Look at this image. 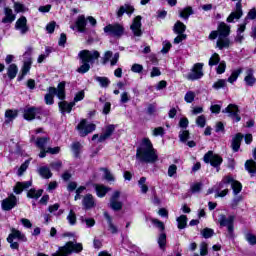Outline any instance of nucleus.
Wrapping results in <instances>:
<instances>
[{
	"instance_id": "obj_1",
	"label": "nucleus",
	"mask_w": 256,
	"mask_h": 256,
	"mask_svg": "<svg viewBox=\"0 0 256 256\" xmlns=\"http://www.w3.org/2000/svg\"><path fill=\"white\" fill-rule=\"evenodd\" d=\"M136 159L140 163H156V161H159L157 150H155L149 138L142 139L140 146L136 150Z\"/></svg>"
},
{
	"instance_id": "obj_2",
	"label": "nucleus",
	"mask_w": 256,
	"mask_h": 256,
	"mask_svg": "<svg viewBox=\"0 0 256 256\" xmlns=\"http://www.w3.org/2000/svg\"><path fill=\"white\" fill-rule=\"evenodd\" d=\"M79 57L82 61V65L77 69V72L84 74L91 69V66L89 65V63H94L96 59H99L100 54H99V51L97 50H93V51L82 50L79 53Z\"/></svg>"
},
{
	"instance_id": "obj_3",
	"label": "nucleus",
	"mask_w": 256,
	"mask_h": 256,
	"mask_svg": "<svg viewBox=\"0 0 256 256\" xmlns=\"http://www.w3.org/2000/svg\"><path fill=\"white\" fill-rule=\"evenodd\" d=\"M55 95L60 99L61 101H64L65 99V82H60L57 86L55 87H49L48 88V93L44 97V101L46 105H53L55 103L54 97Z\"/></svg>"
},
{
	"instance_id": "obj_4",
	"label": "nucleus",
	"mask_w": 256,
	"mask_h": 256,
	"mask_svg": "<svg viewBox=\"0 0 256 256\" xmlns=\"http://www.w3.org/2000/svg\"><path fill=\"white\" fill-rule=\"evenodd\" d=\"M81 251H83V244L70 241L61 247L58 252L52 254V256H69L71 253H81Z\"/></svg>"
},
{
	"instance_id": "obj_5",
	"label": "nucleus",
	"mask_w": 256,
	"mask_h": 256,
	"mask_svg": "<svg viewBox=\"0 0 256 256\" xmlns=\"http://www.w3.org/2000/svg\"><path fill=\"white\" fill-rule=\"evenodd\" d=\"M218 223L220 224V227H227V237L229 239H233L235 237V232H234V225L235 223V216L230 215V216H225L224 214H220L218 216Z\"/></svg>"
},
{
	"instance_id": "obj_6",
	"label": "nucleus",
	"mask_w": 256,
	"mask_h": 256,
	"mask_svg": "<svg viewBox=\"0 0 256 256\" xmlns=\"http://www.w3.org/2000/svg\"><path fill=\"white\" fill-rule=\"evenodd\" d=\"M229 35H231V26L227 25L225 22H220L217 30L212 31L208 39L215 41L217 37H229Z\"/></svg>"
},
{
	"instance_id": "obj_7",
	"label": "nucleus",
	"mask_w": 256,
	"mask_h": 256,
	"mask_svg": "<svg viewBox=\"0 0 256 256\" xmlns=\"http://www.w3.org/2000/svg\"><path fill=\"white\" fill-rule=\"evenodd\" d=\"M104 33L109 35L110 37H122L123 33H125V28L123 25L119 23L108 24L104 27Z\"/></svg>"
},
{
	"instance_id": "obj_8",
	"label": "nucleus",
	"mask_w": 256,
	"mask_h": 256,
	"mask_svg": "<svg viewBox=\"0 0 256 256\" xmlns=\"http://www.w3.org/2000/svg\"><path fill=\"white\" fill-rule=\"evenodd\" d=\"M225 185H231L234 195H239L241 189H243L241 182L234 180L231 176H226L222 179L220 182V189H223Z\"/></svg>"
},
{
	"instance_id": "obj_9",
	"label": "nucleus",
	"mask_w": 256,
	"mask_h": 256,
	"mask_svg": "<svg viewBox=\"0 0 256 256\" xmlns=\"http://www.w3.org/2000/svg\"><path fill=\"white\" fill-rule=\"evenodd\" d=\"M115 125L110 124L108 126L105 127L103 134H101L99 136V134H94L92 136V141H97V143H103L105 141H107V139H109V137H111V135H113V133H115Z\"/></svg>"
},
{
	"instance_id": "obj_10",
	"label": "nucleus",
	"mask_w": 256,
	"mask_h": 256,
	"mask_svg": "<svg viewBox=\"0 0 256 256\" xmlns=\"http://www.w3.org/2000/svg\"><path fill=\"white\" fill-rule=\"evenodd\" d=\"M203 159L205 163H210L212 167L217 169V171H219V167L221 166V163H223V158L218 154L213 153V151L206 153Z\"/></svg>"
},
{
	"instance_id": "obj_11",
	"label": "nucleus",
	"mask_w": 256,
	"mask_h": 256,
	"mask_svg": "<svg viewBox=\"0 0 256 256\" xmlns=\"http://www.w3.org/2000/svg\"><path fill=\"white\" fill-rule=\"evenodd\" d=\"M201 77H203V63H196L186 76V79H188V81H197L201 79Z\"/></svg>"
},
{
	"instance_id": "obj_12",
	"label": "nucleus",
	"mask_w": 256,
	"mask_h": 256,
	"mask_svg": "<svg viewBox=\"0 0 256 256\" xmlns=\"http://www.w3.org/2000/svg\"><path fill=\"white\" fill-rule=\"evenodd\" d=\"M95 129V124H87V120H82L77 125V130L79 132L80 137H87V135H89V133H93Z\"/></svg>"
},
{
	"instance_id": "obj_13",
	"label": "nucleus",
	"mask_w": 256,
	"mask_h": 256,
	"mask_svg": "<svg viewBox=\"0 0 256 256\" xmlns=\"http://www.w3.org/2000/svg\"><path fill=\"white\" fill-rule=\"evenodd\" d=\"M41 115V108L37 107H26L23 112V117L26 121H34V119H39Z\"/></svg>"
},
{
	"instance_id": "obj_14",
	"label": "nucleus",
	"mask_w": 256,
	"mask_h": 256,
	"mask_svg": "<svg viewBox=\"0 0 256 256\" xmlns=\"http://www.w3.org/2000/svg\"><path fill=\"white\" fill-rule=\"evenodd\" d=\"M120 197L121 192L119 190L113 192L109 203L110 208L113 209V211H121V209H123V202L119 201Z\"/></svg>"
},
{
	"instance_id": "obj_15",
	"label": "nucleus",
	"mask_w": 256,
	"mask_h": 256,
	"mask_svg": "<svg viewBox=\"0 0 256 256\" xmlns=\"http://www.w3.org/2000/svg\"><path fill=\"white\" fill-rule=\"evenodd\" d=\"M1 207L3 211H11V209H15V207H17V196L10 194L7 198L2 200Z\"/></svg>"
},
{
	"instance_id": "obj_16",
	"label": "nucleus",
	"mask_w": 256,
	"mask_h": 256,
	"mask_svg": "<svg viewBox=\"0 0 256 256\" xmlns=\"http://www.w3.org/2000/svg\"><path fill=\"white\" fill-rule=\"evenodd\" d=\"M222 113H228V117H231L236 123L241 121V116H239V107L235 104H229Z\"/></svg>"
},
{
	"instance_id": "obj_17",
	"label": "nucleus",
	"mask_w": 256,
	"mask_h": 256,
	"mask_svg": "<svg viewBox=\"0 0 256 256\" xmlns=\"http://www.w3.org/2000/svg\"><path fill=\"white\" fill-rule=\"evenodd\" d=\"M243 17V6L241 2L236 3L235 11L230 13V15L227 17L226 21L227 23H233L236 20L241 19Z\"/></svg>"
},
{
	"instance_id": "obj_18",
	"label": "nucleus",
	"mask_w": 256,
	"mask_h": 256,
	"mask_svg": "<svg viewBox=\"0 0 256 256\" xmlns=\"http://www.w3.org/2000/svg\"><path fill=\"white\" fill-rule=\"evenodd\" d=\"M87 27V19H85V15H80L76 19L75 26H70V28L75 31L77 29L79 33H85V29Z\"/></svg>"
},
{
	"instance_id": "obj_19",
	"label": "nucleus",
	"mask_w": 256,
	"mask_h": 256,
	"mask_svg": "<svg viewBox=\"0 0 256 256\" xmlns=\"http://www.w3.org/2000/svg\"><path fill=\"white\" fill-rule=\"evenodd\" d=\"M15 29L20 31L21 35H25L29 32V26H27V18L25 16L20 17L15 23Z\"/></svg>"
},
{
	"instance_id": "obj_20",
	"label": "nucleus",
	"mask_w": 256,
	"mask_h": 256,
	"mask_svg": "<svg viewBox=\"0 0 256 256\" xmlns=\"http://www.w3.org/2000/svg\"><path fill=\"white\" fill-rule=\"evenodd\" d=\"M24 57H28V59L24 61V64L22 67V74L18 77L19 81H23V79L25 78V75H27V73L31 71V65L33 63V60H31L29 53H25Z\"/></svg>"
},
{
	"instance_id": "obj_21",
	"label": "nucleus",
	"mask_w": 256,
	"mask_h": 256,
	"mask_svg": "<svg viewBox=\"0 0 256 256\" xmlns=\"http://www.w3.org/2000/svg\"><path fill=\"white\" fill-rule=\"evenodd\" d=\"M135 12V8L129 4H124L122 6H120V8L116 11V15L118 19H121V17H123V15H129V17H131V15H133V13Z\"/></svg>"
},
{
	"instance_id": "obj_22",
	"label": "nucleus",
	"mask_w": 256,
	"mask_h": 256,
	"mask_svg": "<svg viewBox=\"0 0 256 256\" xmlns=\"http://www.w3.org/2000/svg\"><path fill=\"white\" fill-rule=\"evenodd\" d=\"M131 31L135 37H141L143 31H141V16H136L133 20L132 25L130 26Z\"/></svg>"
},
{
	"instance_id": "obj_23",
	"label": "nucleus",
	"mask_w": 256,
	"mask_h": 256,
	"mask_svg": "<svg viewBox=\"0 0 256 256\" xmlns=\"http://www.w3.org/2000/svg\"><path fill=\"white\" fill-rule=\"evenodd\" d=\"M13 239H18V241H23L24 243L27 242V237L25 234L21 233V231L15 228L11 229V233L7 238L8 243H12Z\"/></svg>"
},
{
	"instance_id": "obj_24",
	"label": "nucleus",
	"mask_w": 256,
	"mask_h": 256,
	"mask_svg": "<svg viewBox=\"0 0 256 256\" xmlns=\"http://www.w3.org/2000/svg\"><path fill=\"white\" fill-rule=\"evenodd\" d=\"M16 16L13 13V9L9 7H4V17L2 18V23L4 25L11 24L13 21H15Z\"/></svg>"
},
{
	"instance_id": "obj_25",
	"label": "nucleus",
	"mask_w": 256,
	"mask_h": 256,
	"mask_svg": "<svg viewBox=\"0 0 256 256\" xmlns=\"http://www.w3.org/2000/svg\"><path fill=\"white\" fill-rule=\"evenodd\" d=\"M32 182L31 181H26V182H17L16 185L13 188L14 193L16 195H21L25 189H29L31 187Z\"/></svg>"
},
{
	"instance_id": "obj_26",
	"label": "nucleus",
	"mask_w": 256,
	"mask_h": 256,
	"mask_svg": "<svg viewBox=\"0 0 256 256\" xmlns=\"http://www.w3.org/2000/svg\"><path fill=\"white\" fill-rule=\"evenodd\" d=\"M82 205L86 210L93 209V207H95V198L93 197V195L86 194L83 197Z\"/></svg>"
},
{
	"instance_id": "obj_27",
	"label": "nucleus",
	"mask_w": 256,
	"mask_h": 256,
	"mask_svg": "<svg viewBox=\"0 0 256 256\" xmlns=\"http://www.w3.org/2000/svg\"><path fill=\"white\" fill-rule=\"evenodd\" d=\"M216 47L220 50L229 49L231 47V40L228 37L219 36Z\"/></svg>"
},
{
	"instance_id": "obj_28",
	"label": "nucleus",
	"mask_w": 256,
	"mask_h": 256,
	"mask_svg": "<svg viewBox=\"0 0 256 256\" xmlns=\"http://www.w3.org/2000/svg\"><path fill=\"white\" fill-rule=\"evenodd\" d=\"M94 189L96 191L97 197H105L109 191H111V188L103 185V184H95Z\"/></svg>"
},
{
	"instance_id": "obj_29",
	"label": "nucleus",
	"mask_w": 256,
	"mask_h": 256,
	"mask_svg": "<svg viewBox=\"0 0 256 256\" xmlns=\"http://www.w3.org/2000/svg\"><path fill=\"white\" fill-rule=\"evenodd\" d=\"M61 113H71L73 107H75V102L67 103V101H62L58 103Z\"/></svg>"
},
{
	"instance_id": "obj_30",
	"label": "nucleus",
	"mask_w": 256,
	"mask_h": 256,
	"mask_svg": "<svg viewBox=\"0 0 256 256\" xmlns=\"http://www.w3.org/2000/svg\"><path fill=\"white\" fill-rule=\"evenodd\" d=\"M241 141H243V135L241 133L236 134V136L232 139L231 147L234 153H237L241 148Z\"/></svg>"
},
{
	"instance_id": "obj_31",
	"label": "nucleus",
	"mask_w": 256,
	"mask_h": 256,
	"mask_svg": "<svg viewBox=\"0 0 256 256\" xmlns=\"http://www.w3.org/2000/svg\"><path fill=\"white\" fill-rule=\"evenodd\" d=\"M17 115H18L17 110H7L5 112L4 125H9V123H13V121L17 119Z\"/></svg>"
},
{
	"instance_id": "obj_32",
	"label": "nucleus",
	"mask_w": 256,
	"mask_h": 256,
	"mask_svg": "<svg viewBox=\"0 0 256 256\" xmlns=\"http://www.w3.org/2000/svg\"><path fill=\"white\" fill-rule=\"evenodd\" d=\"M244 81H245L246 85H248V87H253V85H255L256 78L253 75V69H248L246 71V76L244 78Z\"/></svg>"
},
{
	"instance_id": "obj_33",
	"label": "nucleus",
	"mask_w": 256,
	"mask_h": 256,
	"mask_svg": "<svg viewBox=\"0 0 256 256\" xmlns=\"http://www.w3.org/2000/svg\"><path fill=\"white\" fill-rule=\"evenodd\" d=\"M17 73H19V68L16 64H10L7 68V76L9 79L13 80L17 77Z\"/></svg>"
},
{
	"instance_id": "obj_34",
	"label": "nucleus",
	"mask_w": 256,
	"mask_h": 256,
	"mask_svg": "<svg viewBox=\"0 0 256 256\" xmlns=\"http://www.w3.org/2000/svg\"><path fill=\"white\" fill-rule=\"evenodd\" d=\"M38 173L42 176L43 179H51L53 177V173H51V169L46 166H42L38 169Z\"/></svg>"
},
{
	"instance_id": "obj_35",
	"label": "nucleus",
	"mask_w": 256,
	"mask_h": 256,
	"mask_svg": "<svg viewBox=\"0 0 256 256\" xmlns=\"http://www.w3.org/2000/svg\"><path fill=\"white\" fill-rule=\"evenodd\" d=\"M245 169L248 171L250 174H255L256 173V162L253 159L247 160L245 162Z\"/></svg>"
},
{
	"instance_id": "obj_36",
	"label": "nucleus",
	"mask_w": 256,
	"mask_h": 256,
	"mask_svg": "<svg viewBox=\"0 0 256 256\" xmlns=\"http://www.w3.org/2000/svg\"><path fill=\"white\" fill-rule=\"evenodd\" d=\"M138 187L140 188L141 193L144 195L149 191V186H147V178L141 177L138 181Z\"/></svg>"
},
{
	"instance_id": "obj_37",
	"label": "nucleus",
	"mask_w": 256,
	"mask_h": 256,
	"mask_svg": "<svg viewBox=\"0 0 256 256\" xmlns=\"http://www.w3.org/2000/svg\"><path fill=\"white\" fill-rule=\"evenodd\" d=\"M187 29V26L183 24L181 21H177L174 25L173 31L174 33H177V35H181L185 33V30Z\"/></svg>"
},
{
	"instance_id": "obj_38",
	"label": "nucleus",
	"mask_w": 256,
	"mask_h": 256,
	"mask_svg": "<svg viewBox=\"0 0 256 256\" xmlns=\"http://www.w3.org/2000/svg\"><path fill=\"white\" fill-rule=\"evenodd\" d=\"M95 81H97L100 87H103V88H107L111 84V81L107 77L96 76Z\"/></svg>"
},
{
	"instance_id": "obj_39",
	"label": "nucleus",
	"mask_w": 256,
	"mask_h": 256,
	"mask_svg": "<svg viewBox=\"0 0 256 256\" xmlns=\"http://www.w3.org/2000/svg\"><path fill=\"white\" fill-rule=\"evenodd\" d=\"M49 141H50L49 137L37 138V140L35 142L36 147H38L39 149H45V147L47 146Z\"/></svg>"
},
{
	"instance_id": "obj_40",
	"label": "nucleus",
	"mask_w": 256,
	"mask_h": 256,
	"mask_svg": "<svg viewBox=\"0 0 256 256\" xmlns=\"http://www.w3.org/2000/svg\"><path fill=\"white\" fill-rule=\"evenodd\" d=\"M43 195V190H35V189H30L27 193V197L30 199H39Z\"/></svg>"
},
{
	"instance_id": "obj_41",
	"label": "nucleus",
	"mask_w": 256,
	"mask_h": 256,
	"mask_svg": "<svg viewBox=\"0 0 256 256\" xmlns=\"http://www.w3.org/2000/svg\"><path fill=\"white\" fill-rule=\"evenodd\" d=\"M104 217L108 221L109 230L111 231V233H113V234L117 233V231H118L117 226H115L113 224V221L111 220V216L109 215V213L105 212Z\"/></svg>"
},
{
	"instance_id": "obj_42",
	"label": "nucleus",
	"mask_w": 256,
	"mask_h": 256,
	"mask_svg": "<svg viewBox=\"0 0 256 256\" xmlns=\"http://www.w3.org/2000/svg\"><path fill=\"white\" fill-rule=\"evenodd\" d=\"M101 170H102L103 173H104V179H105L106 181H108L109 183L115 182V176H113V173H111V171H109V169H107V168H102Z\"/></svg>"
},
{
	"instance_id": "obj_43",
	"label": "nucleus",
	"mask_w": 256,
	"mask_h": 256,
	"mask_svg": "<svg viewBox=\"0 0 256 256\" xmlns=\"http://www.w3.org/2000/svg\"><path fill=\"white\" fill-rule=\"evenodd\" d=\"M176 221L178 223V229H185L187 227V216L181 215Z\"/></svg>"
},
{
	"instance_id": "obj_44",
	"label": "nucleus",
	"mask_w": 256,
	"mask_h": 256,
	"mask_svg": "<svg viewBox=\"0 0 256 256\" xmlns=\"http://www.w3.org/2000/svg\"><path fill=\"white\" fill-rule=\"evenodd\" d=\"M190 15H193V8H191V6H188L180 11V17H182V19H189Z\"/></svg>"
},
{
	"instance_id": "obj_45",
	"label": "nucleus",
	"mask_w": 256,
	"mask_h": 256,
	"mask_svg": "<svg viewBox=\"0 0 256 256\" xmlns=\"http://www.w3.org/2000/svg\"><path fill=\"white\" fill-rule=\"evenodd\" d=\"M219 61H221V57L217 54L214 53L208 62L209 67H214V65H219Z\"/></svg>"
},
{
	"instance_id": "obj_46",
	"label": "nucleus",
	"mask_w": 256,
	"mask_h": 256,
	"mask_svg": "<svg viewBox=\"0 0 256 256\" xmlns=\"http://www.w3.org/2000/svg\"><path fill=\"white\" fill-rule=\"evenodd\" d=\"M220 189H224L221 192L219 191ZM215 198L217 197H225L227 193H229V189L227 188V185H224L223 188H220V184L218 185L217 189L215 190Z\"/></svg>"
},
{
	"instance_id": "obj_47",
	"label": "nucleus",
	"mask_w": 256,
	"mask_h": 256,
	"mask_svg": "<svg viewBox=\"0 0 256 256\" xmlns=\"http://www.w3.org/2000/svg\"><path fill=\"white\" fill-rule=\"evenodd\" d=\"M242 71L243 70L241 69L234 70L230 77L228 78V83H235V81H237V79L241 75Z\"/></svg>"
},
{
	"instance_id": "obj_48",
	"label": "nucleus",
	"mask_w": 256,
	"mask_h": 256,
	"mask_svg": "<svg viewBox=\"0 0 256 256\" xmlns=\"http://www.w3.org/2000/svg\"><path fill=\"white\" fill-rule=\"evenodd\" d=\"M80 222L85 223L86 227H95V219L93 218H87L85 216H81Z\"/></svg>"
},
{
	"instance_id": "obj_49",
	"label": "nucleus",
	"mask_w": 256,
	"mask_h": 256,
	"mask_svg": "<svg viewBox=\"0 0 256 256\" xmlns=\"http://www.w3.org/2000/svg\"><path fill=\"white\" fill-rule=\"evenodd\" d=\"M158 245L160 249H165L167 245V235L165 233H161L158 237Z\"/></svg>"
},
{
	"instance_id": "obj_50",
	"label": "nucleus",
	"mask_w": 256,
	"mask_h": 256,
	"mask_svg": "<svg viewBox=\"0 0 256 256\" xmlns=\"http://www.w3.org/2000/svg\"><path fill=\"white\" fill-rule=\"evenodd\" d=\"M67 221L69 225H76L77 224V215L73 210H70L68 216H67Z\"/></svg>"
},
{
	"instance_id": "obj_51",
	"label": "nucleus",
	"mask_w": 256,
	"mask_h": 256,
	"mask_svg": "<svg viewBox=\"0 0 256 256\" xmlns=\"http://www.w3.org/2000/svg\"><path fill=\"white\" fill-rule=\"evenodd\" d=\"M212 87L213 89H216V90L223 89L224 87H227V80L220 79L216 81Z\"/></svg>"
},
{
	"instance_id": "obj_52",
	"label": "nucleus",
	"mask_w": 256,
	"mask_h": 256,
	"mask_svg": "<svg viewBox=\"0 0 256 256\" xmlns=\"http://www.w3.org/2000/svg\"><path fill=\"white\" fill-rule=\"evenodd\" d=\"M196 94L193 91H188L186 92L184 96V101L187 103H193L195 101Z\"/></svg>"
},
{
	"instance_id": "obj_53",
	"label": "nucleus",
	"mask_w": 256,
	"mask_h": 256,
	"mask_svg": "<svg viewBox=\"0 0 256 256\" xmlns=\"http://www.w3.org/2000/svg\"><path fill=\"white\" fill-rule=\"evenodd\" d=\"M71 149L74 153L75 157H79V154L81 153V143L79 142H74L71 146Z\"/></svg>"
},
{
	"instance_id": "obj_54",
	"label": "nucleus",
	"mask_w": 256,
	"mask_h": 256,
	"mask_svg": "<svg viewBox=\"0 0 256 256\" xmlns=\"http://www.w3.org/2000/svg\"><path fill=\"white\" fill-rule=\"evenodd\" d=\"M152 135L154 137H163L165 135V128L164 127H157L152 130Z\"/></svg>"
},
{
	"instance_id": "obj_55",
	"label": "nucleus",
	"mask_w": 256,
	"mask_h": 256,
	"mask_svg": "<svg viewBox=\"0 0 256 256\" xmlns=\"http://www.w3.org/2000/svg\"><path fill=\"white\" fill-rule=\"evenodd\" d=\"M29 163H31L30 160H26L18 169V176L21 177V175H23V173H25L29 167Z\"/></svg>"
},
{
	"instance_id": "obj_56",
	"label": "nucleus",
	"mask_w": 256,
	"mask_h": 256,
	"mask_svg": "<svg viewBox=\"0 0 256 256\" xmlns=\"http://www.w3.org/2000/svg\"><path fill=\"white\" fill-rule=\"evenodd\" d=\"M179 139L182 143H187V140L189 139V131L188 130H182L179 133Z\"/></svg>"
},
{
	"instance_id": "obj_57",
	"label": "nucleus",
	"mask_w": 256,
	"mask_h": 256,
	"mask_svg": "<svg viewBox=\"0 0 256 256\" xmlns=\"http://www.w3.org/2000/svg\"><path fill=\"white\" fill-rule=\"evenodd\" d=\"M151 222L153 223V225H155V227H157V229H159L160 231H165V224H163V222H161L159 219H155L152 218Z\"/></svg>"
},
{
	"instance_id": "obj_58",
	"label": "nucleus",
	"mask_w": 256,
	"mask_h": 256,
	"mask_svg": "<svg viewBox=\"0 0 256 256\" xmlns=\"http://www.w3.org/2000/svg\"><path fill=\"white\" fill-rule=\"evenodd\" d=\"M225 69H227V64L225 63V61H222L219 63L218 67L216 68V73L218 75H223V73H225Z\"/></svg>"
},
{
	"instance_id": "obj_59",
	"label": "nucleus",
	"mask_w": 256,
	"mask_h": 256,
	"mask_svg": "<svg viewBox=\"0 0 256 256\" xmlns=\"http://www.w3.org/2000/svg\"><path fill=\"white\" fill-rule=\"evenodd\" d=\"M131 101V96H129V92H122L120 95V103H129Z\"/></svg>"
},
{
	"instance_id": "obj_60",
	"label": "nucleus",
	"mask_w": 256,
	"mask_h": 256,
	"mask_svg": "<svg viewBox=\"0 0 256 256\" xmlns=\"http://www.w3.org/2000/svg\"><path fill=\"white\" fill-rule=\"evenodd\" d=\"M245 239H246V241H248V243H249L250 245H256V236H255L254 234H252V233H247V234L245 235Z\"/></svg>"
},
{
	"instance_id": "obj_61",
	"label": "nucleus",
	"mask_w": 256,
	"mask_h": 256,
	"mask_svg": "<svg viewBox=\"0 0 256 256\" xmlns=\"http://www.w3.org/2000/svg\"><path fill=\"white\" fill-rule=\"evenodd\" d=\"M201 233L204 239H209L210 237H213V229L211 228H205L202 230Z\"/></svg>"
},
{
	"instance_id": "obj_62",
	"label": "nucleus",
	"mask_w": 256,
	"mask_h": 256,
	"mask_svg": "<svg viewBox=\"0 0 256 256\" xmlns=\"http://www.w3.org/2000/svg\"><path fill=\"white\" fill-rule=\"evenodd\" d=\"M207 123L205 116L204 115H200L197 117L196 119V124L198 125V127H205V124Z\"/></svg>"
},
{
	"instance_id": "obj_63",
	"label": "nucleus",
	"mask_w": 256,
	"mask_h": 256,
	"mask_svg": "<svg viewBox=\"0 0 256 256\" xmlns=\"http://www.w3.org/2000/svg\"><path fill=\"white\" fill-rule=\"evenodd\" d=\"M14 10L16 13H23L25 11V5L15 2L14 3Z\"/></svg>"
},
{
	"instance_id": "obj_64",
	"label": "nucleus",
	"mask_w": 256,
	"mask_h": 256,
	"mask_svg": "<svg viewBox=\"0 0 256 256\" xmlns=\"http://www.w3.org/2000/svg\"><path fill=\"white\" fill-rule=\"evenodd\" d=\"M132 73H143V65L133 64L131 67Z\"/></svg>"
}]
</instances>
